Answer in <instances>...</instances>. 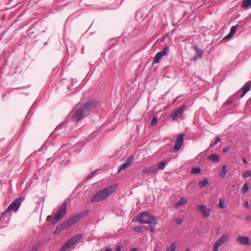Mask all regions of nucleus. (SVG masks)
<instances>
[{
  "instance_id": "f257e3e1",
  "label": "nucleus",
  "mask_w": 251,
  "mask_h": 251,
  "mask_svg": "<svg viewBox=\"0 0 251 251\" xmlns=\"http://www.w3.org/2000/svg\"><path fill=\"white\" fill-rule=\"evenodd\" d=\"M98 104V102L96 100L89 101L83 105L78 103L73 110L74 114L72 119L75 121H78L87 116L90 111L97 107Z\"/></svg>"
},
{
  "instance_id": "f03ea898",
  "label": "nucleus",
  "mask_w": 251,
  "mask_h": 251,
  "mask_svg": "<svg viewBox=\"0 0 251 251\" xmlns=\"http://www.w3.org/2000/svg\"><path fill=\"white\" fill-rule=\"evenodd\" d=\"M117 185L112 184L105 188L98 191L94 195L91 199V201L93 203L100 202L107 199L116 190Z\"/></svg>"
},
{
  "instance_id": "7ed1b4c3",
  "label": "nucleus",
  "mask_w": 251,
  "mask_h": 251,
  "mask_svg": "<svg viewBox=\"0 0 251 251\" xmlns=\"http://www.w3.org/2000/svg\"><path fill=\"white\" fill-rule=\"evenodd\" d=\"M136 221L140 223L148 224L150 225L151 231L153 232L157 224L156 218L146 211L141 212L136 217Z\"/></svg>"
},
{
  "instance_id": "20e7f679",
  "label": "nucleus",
  "mask_w": 251,
  "mask_h": 251,
  "mask_svg": "<svg viewBox=\"0 0 251 251\" xmlns=\"http://www.w3.org/2000/svg\"><path fill=\"white\" fill-rule=\"evenodd\" d=\"M86 212L85 211H82L80 213H78L75 215L72 216L68 220L65 221L62 223L59 226L57 227V229L63 230L67 228L70 227L76 224L79 222V221L82 219L85 215Z\"/></svg>"
},
{
  "instance_id": "39448f33",
  "label": "nucleus",
  "mask_w": 251,
  "mask_h": 251,
  "mask_svg": "<svg viewBox=\"0 0 251 251\" xmlns=\"http://www.w3.org/2000/svg\"><path fill=\"white\" fill-rule=\"evenodd\" d=\"M82 234L78 233L70 238L60 249L59 251H66V250L73 246L81 238Z\"/></svg>"
},
{
  "instance_id": "423d86ee",
  "label": "nucleus",
  "mask_w": 251,
  "mask_h": 251,
  "mask_svg": "<svg viewBox=\"0 0 251 251\" xmlns=\"http://www.w3.org/2000/svg\"><path fill=\"white\" fill-rule=\"evenodd\" d=\"M67 203H63L59 208L57 213L53 218L52 223H55L59 221L63 217H64L66 213Z\"/></svg>"
},
{
  "instance_id": "0eeeda50",
  "label": "nucleus",
  "mask_w": 251,
  "mask_h": 251,
  "mask_svg": "<svg viewBox=\"0 0 251 251\" xmlns=\"http://www.w3.org/2000/svg\"><path fill=\"white\" fill-rule=\"evenodd\" d=\"M22 199L20 198L16 199L8 206L5 211V212L7 213L11 210H13L14 212H17L22 204Z\"/></svg>"
},
{
  "instance_id": "6e6552de",
  "label": "nucleus",
  "mask_w": 251,
  "mask_h": 251,
  "mask_svg": "<svg viewBox=\"0 0 251 251\" xmlns=\"http://www.w3.org/2000/svg\"><path fill=\"white\" fill-rule=\"evenodd\" d=\"M229 236L227 234H224L215 243L214 245L213 251H218L219 247L228 240Z\"/></svg>"
},
{
  "instance_id": "1a4fd4ad",
  "label": "nucleus",
  "mask_w": 251,
  "mask_h": 251,
  "mask_svg": "<svg viewBox=\"0 0 251 251\" xmlns=\"http://www.w3.org/2000/svg\"><path fill=\"white\" fill-rule=\"evenodd\" d=\"M184 134H180L176 138L174 148H172L170 150V151L173 152L174 151H178L181 147L183 143V137Z\"/></svg>"
},
{
  "instance_id": "9d476101",
  "label": "nucleus",
  "mask_w": 251,
  "mask_h": 251,
  "mask_svg": "<svg viewBox=\"0 0 251 251\" xmlns=\"http://www.w3.org/2000/svg\"><path fill=\"white\" fill-rule=\"evenodd\" d=\"M185 107V105L183 104L179 108L176 109L172 114L171 117L174 121L177 120L178 118L182 115Z\"/></svg>"
},
{
  "instance_id": "9b49d317",
  "label": "nucleus",
  "mask_w": 251,
  "mask_h": 251,
  "mask_svg": "<svg viewBox=\"0 0 251 251\" xmlns=\"http://www.w3.org/2000/svg\"><path fill=\"white\" fill-rule=\"evenodd\" d=\"M198 208L203 218H207L210 215L211 210L210 208H207L205 205L201 204L198 205Z\"/></svg>"
},
{
  "instance_id": "f8f14e48",
  "label": "nucleus",
  "mask_w": 251,
  "mask_h": 251,
  "mask_svg": "<svg viewBox=\"0 0 251 251\" xmlns=\"http://www.w3.org/2000/svg\"><path fill=\"white\" fill-rule=\"evenodd\" d=\"M133 156L131 155L128 157L126 161L121 166L118 172H120L122 170H125L128 168L133 163Z\"/></svg>"
},
{
  "instance_id": "ddd939ff",
  "label": "nucleus",
  "mask_w": 251,
  "mask_h": 251,
  "mask_svg": "<svg viewBox=\"0 0 251 251\" xmlns=\"http://www.w3.org/2000/svg\"><path fill=\"white\" fill-rule=\"evenodd\" d=\"M236 241L244 245H250L251 242L247 236H240L236 238Z\"/></svg>"
},
{
  "instance_id": "4468645a",
  "label": "nucleus",
  "mask_w": 251,
  "mask_h": 251,
  "mask_svg": "<svg viewBox=\"0 0 251 251\" xmlns=\"http://www.w3.org/2000/svg\"><path fill=\"white\" fill-rule=\"evenodd\" d=\"M158 171V169L156 166H149L145 168V169L142 170V174H153L155 173Z\"/></svg>"
},
{
  "instance_id": "2eb2a0df",
  "label": "nucleus",
  "mask_w": 251,
  "mask_h": 251,
  "mask_svg": "<svg viewBox=\"0 0 251 251\" xmlns=\"http://www.w3.org/2000/svg\"><path fill=\"white\" fill-rule=\"evenodd\" d=\"M251 85V81H248L243 87L242 94L241 97H243L250 90Z\"/></svg>"
},
{
  "instance_id": "dca6fc26",
  "label": "nucleus",
  "mask_w": 251,
  "mask_h": 251,
  "mask_svg": "<svg viewBox=\"0 0 251 251\" xmlns=\"http://www.w3.org/2000/svg\"><path fill=\"white\" fill-rule=\"evenodd\" d=\"M209 159L214 162H219L220 158L217 154L213 153L209 156Z\"/></svg>"
},
{
  "instance_id": "f3484780",
  "label": "nucleus",
  "mask_w": 251,
  "mask_h": 251,
  "mask_svg": "<svg viewBox=\"0 0 251 251\" xmlns=\"http://www.w3.org/2000/svg\"><path fill=\"white\" fill-rule=\"evenodd\" d=\"M148 228L147 226H136L133 228V231L135 232H142L145 229H147Z\"/></svg>"
},
{
  "instance_id": "a211bd4d",
  "label": "nucleus",
  "mask_w": 251,
  "mask_h": 251,
  "mask_svg": "<svg viewBox=\"0 0 251 251\" xmlns=\"http://www.w3.org/2000/svg\"><path fill=\"white\" fill-rule=\"evenodd\" d=\"M187 202V200L182 197L176 203V206L179 207L182 205L186 204Z\"/></svg>"
},
{
  "instance_id": "6ab92c4d",
  "label": "nucleus",
  "mask_w": 251,
  "mask_h": 251,
  "mask_svg": "<svg viewBox=\"0 0 251 251\" xmlns=\"http://www.w3.org/2000/svg\"><path fill=\"white\" fill-rule=\"evenodd\" d=\"M162 57L163 56H162L159 52H157L153 58V63H158Z\"/></svg>"
},
{
  "instance_id": "aec40b11",
  "label": "nucleus",
  "mask_w": 251,
  "mask_h": 251,
  "mask_svg": "<svg viewBox=\"0 0 251 251\" xmlns=\"http://www.w3.org/2000/svg\"><path fill=\"white\" fill-rule=\"evenodd\" d=\"M251 5V0H244L242 3V7L243 8H248Z\"/></svg>"
},
{
  "instance_id": "412c9836",
  "label": "nucleus",
  "mask_w": 251,
  "mask_h": 251,
  "mask_svg": "<svg viewBox=\"0 0 251 251\" xmlns=\"http://www.w3.org/2000/svg\"><path fill=\"white\" fill-rule=\"evenodd\" d=\"M227 173V170H226V165H224L222 167V169L220 173V176L224 178L225 177Z\"/></svg>"
},
{
  "instance_id": "4be33fe9",
  "label": "nucleus",
  "mask_w": 251,
  "mask_h": 251,
  "mask_svg": "<svg viewBox=\"0 0 251 251\" xmlns=\"http://www.w3.org/2000/svg\"><path fill=\"white\" fill-rule=\"evenodd\" d=\"M208 184V181L206 178H205V179L201 181L199 183V186L201 188H204V187H205Z\"/></svg>"
},
{
  "instance_id": "5701e85b",
  "label": "nucleus",
  "mask_w": 251,
  "mask_h": 251,
  "mask_svg": "<svg viewBox=\"0 0 251 251\" xmlns=\"http://www.w3.org/2000/svg\"><path fill=\"white\" fill-rule=\"evenodd\" d=\"M197 51L198 52V54H197L195 57V59H198L199 58H200L202 57V54H203V51L201 50L200 49H196Z\"/></svg>"
},
{
  "instance_id": "b1692460",
  "label": "nucleus",
  "mask_w": 251,
  "mask_h": 251,
  "mask_svg": "<svg viewBox=\"0 0 251 251\" xmlns=\"http://www.w3.org/2000/svg\"><path fill=\"white\" fill-rule=\"evenodd\" d=\"M169 50V47L166 46L162 50L159 51V52L161 54L163 57L167 54V53Z\"/></svg>"
},
{
  "instance_id": "393cba45",
  "label": "nucleus",
  "mask_w": 251,
  "mask_h": 251,
  "mask_svg": "<svg viewBox=\"0 0 251 251\" xmlns=\"http://www.w3.org/2000/svg\"><path fill=\"white\" fill-rule=\"evenodd\" d=\"M249 190V185L248 183H245L241 188V193H246Z\"/></svg>"
},
{
  "instance_id": "a878e982",
  "label": "nucleus",
  "mask_w": 251,
  "mask_h": 251,
  "mask_svg": "<svg viewBox=\"0 0 251 251\" xmlns=\"http://www.w3.org/2000/svg\"><path fill=\"white\" fill-rule=\"evenodd\" d=\"M176 248V245L175 243H173L167 249V251H175Z\"/></svg>"
},
{
  "instance_id": "bb28decb",
  "label": "nucleus",
  "mask_w": 251,
  "mask_h": 251,
  "mask_svg": "<svg viewBox=\"0 0 251 251\" xmlns=\"http://www.w3.org/2000/svg\"><path fill=\"white\" fill-rule=\"evenodd\" d=\"M166 162L165 160L161 161L158 165V167H157V169L163 170L165 168V166L166 165Z\"/></svg>"
},
{
  "instance_id": "cd10ccee",
  "label": "nucleus",
  "mask_w": 251,
  "mask_h": 251,
  "mask_svg": "<svg viewBox=\"0 0 251 251\" xmlns=\"http://www.w3.org/2000/svg\"><path fill=\"white\" fill-rule=\"evenodd\" d=\"M221 141V139L219 137H216V140L215 141V142H214L213 143H211L210 146V148H214L215 147V146L219 143Z\"/></svg>"
},
{
  "instance_id": "c85d7f7f",
  "label": "nucleus",
  "mask_w": 251,
  "mask_h": 251,
  "mask_svg": "<svg viewBox=\"0 0 251 251\" xmlns=\"http://www.w3.org/2000/svg\"><path fill=\"white\" fill-rule=\"evenodd\" d=\"M237 29V25H233L232 26L231 28L229 33H231V34H232L234 35L235 33H236Z\"/></svg>"
},
{
  "instance_id": "c756f323",
  "label": "nucleus",
  "mask_w": 251,
  "mask_h": 251,
  "mask_svg": "<svg viewBox=\"0 0 251 251\" xmlns=\"http://www.w3.org/2000/svg\"><path fill=\"white\" fill-rule=\"evenodd\" d=\"M201 172V170L200 168H194L191 170V173L193 174L200 173Z\"/></svg>"
},
{
  "instance_id": "7c9ffc66",
  "label": "nucleus",
  "mask_w": 251,
  "mask_h": 251,
  "mask_svg": "<svg viewBox=\"0 0 251 251\" xmlns=\"http://www.w3.org/2000/svg\"><path fill=\"white\" fill-rule=\"evenodd\" d=\"M243 176L245 178L251 176V171L247 170L243 173Z\"/></svg>"
},
{
  "instance_id": "2f4dec72",
  "label": "nucleus",
  "mask_w": 251,
  "mask_h": 251,
  "mask_svg": "<svg viewBox=\"0 0 251 251\" xmlns=\"http://www.w3.org/2000/svg\"><path fill=\"white\" fill-rule=\"evenodd\" d=\"M157 118L155 116H154L151 121V125L152 126H154L157 124Z\"/></svg>"
},
{
  "instance_id": "473e14b6",
  "label": "nucleus",
  "mask_w": 251,
  "mask_h": 251,
  "mask_svg": "<svg viewBox=\"0 0 251 251\" xmlns=\"http://www.w3.org/2000/svg\"><path fill=\"white\" fill-rule=\"evenodd\" d=\"M233 102V100H231L230 98H229L227 99V100L226 101L225 104L226 105H230Z\"/></svg>"
},
{
  "instance_id": "72a5a7b5",
  "label": "nucleus",
  "mask_w": 251,
  "mask_h": 251,
  "mask_svg": "<svg viewBox=\"0 0 251 251\" xmlns=\"http://www.w3.org/2000/svg\"><path fill=\"white\" fill-rule=\"evenodd\" d=\"M219 206L221 208H224L225 207V204L224 202L222 200H220L219 203Z\"/></svg>"
},
{
  "instance_id": "f704fd0d",
  "label": "nucleus",
  "mask_w": 251,
  "mask_h": 251,
  "mask_svg": "<svg viewBox=\"0 0 251 251\" xmlns=\"http://www.w3.org/2000/svg\"><path fill=\"white\" fill-rule=\"evenodd\" d=\"M230 149V148L227 146L224 147L223 149V151L224 152H226L228 151Z\"/></svg>"
},
{
  "instance_id": "c9c22d12",
  "label": "nucleus",
  "mask_w": 251,
  "mask_h": 251,
  "mask_svg": "<svg viewBox=\"0 0 251 251\" xmlns=\"http://www.w3.org/2000/svg\"><path fill=\"white\" fill-rule=\"evenodd\" d=\"M182 219L181 218H177L176 220V223L178 225L180 224L182 222Z\"/></svg>"
},
{
  "instance_id": "e433bc0d",
  "label": "nucleus",
  "mask_w": 251,
  "mask_h": 251,
  "mask_svg": "<svg viewBox=\"0 0 251 251\" xmlns=\"http://www.w3.org/2000/svg\"><path fill=\"white\" fill-rule=\"evenodd\" d=\"M38 250V246L37 245H34L31 250L29 251H37Z\"/></svg>"
},
{
  "instance_id": "4c0bfd02",
  "label": "nucleus",
  "mask_w": 251,
  "mask_h": 251,
  "mask_svg": "<svg viewBox=\"0 0 251 251\" xmlns=\"http://www.w3.org/2000/svg\"><path fill=\"white\" fill-rule=\"evenodd\" d=\"M233 35L231 34V33H229L225 37V39H230L232 37H233Z\"/></svg>"
},
{
  "instance_id": "58836bf2",
  "label": "nucleus",
  "mask_w": 251,
  "mask_h": 251,
  "mask_svg": "<svg viewBox=\"0 0 251 251\" xmlns=\"http://www.w3.org/2000/svg\"><path fill=\"white\" fill-rule=\"evenodd\" d=\"M245 206L247 208H250V205H249V203L248 202V201H246L245 202Z\"/></svg>"
},
{
  "instance_id": "ea45409f",
  "label": "nucleus",
  "mask_w": 251,
  "mask_h": 251,
  "mask_svg": "<svg viewBox=\"0 0 251 251\" xmlns=\"http://www.w3.org/2000/svg\"><path fill=\"white\" fill-rule=\"evenodd\" d=\"M121 251V247L120 246H117L115 251Z\"/></svg>"
},
{
  "instance_id": "a19ab883",
  "label": "nucleus",
  "mask_w": 251,
  "mask_h": 251,
  "mask_svg": "<svg viewBox=\"0 0 251 251\" xmlns=\"http://www.w3.org/2000/svg\"><path fill=\"white\" fill-rule=\"evenodd\" d=\"M95 171L92 172L87 177L88 178H91L95 174Z\"/></svg>"
},
{
  "instance_id": "79ce46f5",
  "label": "nucleus",
  "mask_w": 251,
  "mask_h": 251,
  "mask_svg": "<svg viewBox=\"0 0 251 251\" xmlns=\"http://www.w3.org/2000/svg\"><path fill=\"white\" fill-rule=\"evenodd\" d=\"M245 219H246L247 221H250V220H251V217L250 216H246V217H245Z\"/></svg>"
},
{
  "instance_id": "37998d69",
  "label": "nucleus",
  "mask_w": 251,
  "mask_h": 251,
  "mask_svg": "<svg viewBox=\"0 0 251 251\" xmlns=\"http://www.w3.org/2000/svg\"><path fill=\"white\" fill-rule=\"evenodd\" d=\"M76 88V86H75V87H73V88H72L71 87V86H68V89H69V90H73V89H75V88Z\"/></svg>"
},
{
  "instance_id": "c03bdc74",
  "label": "nucleus",
  "mask_w": 251,
  "mask_h": 251,
  "mask_svg": "<svg viewBox=\"0 0 251 251\" xmlns=\"http://www.w3.org/2000/svg\"><path fill=\"white\" fill-rule=\"evenodd\" d=\"M129 251H137V248H132L131 249H130Z\"/></svg>"
},
{
  "instance_id": "a18cd8bd",
  "label": "nucleus",
  "mask_w": 251,
  "mask_h": 251,
  "mask_svg": "<svg viewBox=\"0 0 251 251\" xmlns=\"http://www.w3.org/2000/svg\"><path fill=\"white\" fill-rule=\"evenodd\" d=\"M105 251H112V250H111V249L110 247H108V248L106 249Z\"/></svg>"
},
{
  "instance_id": "49530a36",
  "label": "nucleus",
  "mask_w": 251,
  "mask_h": 251,
  "mask_svg": "<svg viewBox=\"0 0 251 251\" xmlns=\"http://www.w3.org/2000/svg\"><path fill=\"white\" fill-rule=\"evenodd\" d=\"M243 162H244L245 164H247V161L246 159L245 158H243Z\"/></svg>"
},
{
  "instance_id": "de8ad7c7",
  "label": "nucleus",
  "mask_w": 251,
  "mask_h": 251,
  "mask_svg": "<svg viewBox=\"0 0 251 251\" xmlns=\"http://www.w3.org/2000/svg\"><path fill=\"white\" fill-rule=\"evenodd\" d=\"M51 218V216L49 215L47 217V220H50V219Z\"/></svg>"
},
{
  "instance_id": "09e8293b",
  "label": "nucleus",
  "mask_w": 251,
  "mask_h": 251,
  "mask_svg": "<svg viewBox=\"0 0 251 251\" xmlns=\"http://www.w3.org/2000/svg\"><path fill=\"white\" fill-rule=\"evenodd\" d=\"M185 251H190V250L189 249H186V250Z\"/></svg>"
}]
</instances>
